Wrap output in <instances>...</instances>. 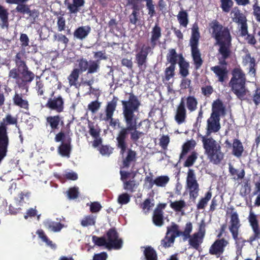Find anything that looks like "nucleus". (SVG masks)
Returning <instances> with one entry per match:
<instances>
[{
    "label": "nucleus",
    "instance_id": "obj_1",
    "mask_svg": "<svg viewBox=\"0 0 260 260\" xmlns=\"http://www.w3.org/2000/svg\"><path fill=\"white\" fill-rule=\"evenodd\" d=\"M127 101H121L122 114L126 127H122L116 137V146L120 149V154L125 153L127 148V140L130 132L136 128V113L139 112L141 102L138 97L133 93H129Z\"/></svg>",
    "mask_w": 260,
    "mask_h": 260
},
{
    "label": "nucleus",
    "instance_id": "obj_2",
    "mask_svg": "<svg viewBox=\"0 0 260 260\" xmlns=\"http://www.w3.org/2000/svg\"><path fill=\"white\" fill-rule=\"evenodd\" d=\"M220 117L211 115L207 120L206 135L198 134L202 138L205 153L210 161L214 165L219 164L224 158L220 145L212 137H209L212 133H216L220 128Z\"/></svg>",
    "mask_w": 260,
    "mask_h": 260
},
{
    "label": "nucleus",
    "instance_id": "obj_3",
    "mask_svg": "<svg viewBox=\"0 0 260 260\" xmlns=\"http://www.w3.org/2000/svg\"><path fill=\"white\" fill-rule=\"evenodd\" d=\"M211 29V37L214 38L219 46V53L221 55L222 60L220 64L227 65L225 61L231 55L232 47V36L228 27H224L217 20H213L209 23Z\"/></svg>",
    "mask_w": 260,
    "mask_h": 260
},
{
    "label": "nucleus",
    "instance_id": "obj_4",
    "mask_svg": "<svg viewBox=\"0 0 260 260\" xmlns=\"http://www.w3.org/2000/svg\"><path fill=\"white\" fill-rule=\"evenodd\" d=\"M232 77L229 82V86L232 91L241 100H247L244 96L246 95L248 90L246 87L245 75L240 68H234L232 72Z\"/></svg>",
    "mask_w": 260,
    "mask_h": 260
},
{
    "label": "nucleus",
    "instance_id": "obj_5",
    "mask_svg": "<svg viewBox=\"0 0 260 260\" xmlns=\"http://www.w3.org/2000/svg\"><path fill=\"white\" fill-rule=\"evenodd\" d=\"M18 123L17 117L7 114L0 122V155L6 157L8 152L9 138L8 135V125H16Z\"/></svg>",
    "mask_w": 260,
    "mask_h": 260
},
{
    "label": "nucleus",
    "instance_id": "obj_6",
    "mask_svg": "<svg viewBox=\"0 0 260 260\" xmlns=\"http://www.w3.org/2000/svg\"><path fill=\"white\" fill-rule=\"evenodd\" d=\"M200 37L198 25L195 23L193 24L191 28L189 45L191 48V55L193 61V64L196 70L200 69L203 63V60L201 57V53L198 48Z\"/></svg>",
    "mask_w": 260,
    "mask_h": 260
},
{
    "label": "nucleus",
    "instance_id": "obj_7",
    "mask_svg": "<svg viewBox=\"0 0 260 260\" xmlns=\"http://www.w3.org/2000/svg\"><path fill=\"white\" fill-rule=\"evenodd\" d=\"M190 228L187 226L185 230L181 231L179 230V226L173 223L170 226L167 227V233L165 237L161 240V246L165 248L171 247L175 242V238L181 236L184 241H186L189 237V233Z\"/></svg>",
    "mask_w": 260,
    "mask_h": 260
},
{
    "label": "nucleus",
    "instance_id": "obj_8",
    "mask_svg": "<svg viewBox=\"0 0 260 260\" xmlns=\"http://www.w3.org/2000/svg\"><path fill=\"white\" fill-rule=\"evenodd\" d=\"M8 77L14 80L19 88L27 91L29 85L35 78V74L29 69L18 72L16 68H13L10 70Z\"/></svg>",
    "mask_w": 260,
    "mask_h": 260
},
{
    "label": "nucleus",
    "instance_id": "obj_9",
    "mask_svg": "<svg viewBox=\"0 0 260 260\" xmlns=\"http://www.w3.org/2000/svg\"><path fill=\"white\" fill-rule=\"evenodd\" d=\"M187 226L191 229L189 233V237H188L189 245L193 249L199 250L200 245L203 243L205 236V231L204 228H203V229H202V225H201L198 232L190 235L193 229L192 223L191 222H187L184 230H186Z\"/></svg>",
    "mask_w": 260,
    "mask_h": 260
},
{
    "label": "nucleus",
    "instance_id": "obj_10",
    "mask_svg": "<svg viewBox=\"0 0 260 260\" xmlns=\"http://www.w3.org/2000/svg\"><path fill=\"white\" fill-rule=\"evenodd\" d=\"M107 249L118 250L122 248L123 241L119 238V234L115 228L110 229L106 233Z\"/></svg>",
    "mask_w": 260,
    "mask_h": 260
},
{
    "label": "nucleus",
    "instance_id": "obj_11",
    "mask_svg": "<svg viewBox=\"0 0 260 260\" xmlns=\"http://www.w3.org/2000/svg\"><path fill=\"white\" fill-rule=\"evenodd\" d=\"M248 221L252 230V234L249 237L246 241L242 238L240 239L243 243L247 242L250 244H252L254 241L260 240V226L256 215L252 212L250 211L248 217Z\"/></svg>",
    "mask_w": 260,
    "mask_h": 260
},
{
    "label": "nucleus",
    "instance_id": "obj_12",
    "mask_svg": "<svg viewBox=\"0 0 260 260\" xmlns=\"http://www.w3.org/2000/svg\"><path fill=\"white\" fill-rule=\"evenodd\" d=\"M78 68L77 70L81 74L87 71V74H91L98 72L100 69V62L94 60L88 61L87 59L82 57L77 59Z\"/></svg>",
    "mask_w": 260,
    "mask_h": 260
},
{
    "label": "nucleus",
    "instance_id": "obj_13",
    "mask_svg": "<svg viewBox=\"0 0 260 260\" xmlns=\"http://www.w3.org/2000/svg\"><path fill=\"white\" fill-rule=\"evenodd\" d=\"M54 92H52L51 96L48 99L45 106L57 113H62L64 109V100L61 95L54 96Z\"/></svg>",
    "mask_w": 260,
    "mask_h": 260
},
{
    "label": "nucleus",
    "instance_id": "obj_14",
    "mask_svg": "<svg viewBox=\"0 0 260 260\" xmlns=\"http://www.w3.org/2000/svg\"><path fill=\"white\" fill-rule=\"evenodd\" d=\"M186 184L189 189V196L190 198L196 199L199 196V185L196 180L194 170L189 169L187 172Z\"/></svg>",
    "mask_w": 260,
    "mask_h": 260
},
{
    "label": "nucleus",
    "instance_id": "obj_15",
    "mask_svg": "<svg viewBox=\"0 0 260 260\" xmlns=\"http://www.w3.org/2000/svg\"><path fill=\"white\" fill-rule=\"evenodd\" d=\"M153 49L149 45L143 44L141 48L136 50L135 60L139 68L146 67L148 55L152 52Z\"/></svg>",
    "mask_w": 260,
    "mask_h": 260
},
{
    "label": "nucleus",
    "instance_id": "obj_16",
    "mask_svg": "<svg viewBox=\"0 0 260 260\" xmlns=\"http://www.w3.org/2000/svg\"><path fill=\"white\" fill-rule=\"evenodd\" d=\"M241 226V224L238 213L236 211L232 212L230 216L229 229L233 238L236 242H239L240 239H242V237H238L239 231Z\"/></svg>",
    "mask_w": 260,
    "mask_h": 260
},
{
    "label": "nucleus",
    "instance_id": "obj_17",
    "mask_svg": "<svg viewBox=\"0 0 260 260\" xmlns=\"http://www.w3.org/2000/svg\"><path fill=\"white\" fill-rule=\"evenodd\" d=\"M118 101V99L117 97L113 96L112 100L107 103L105 107L106 116L103 118V120L105 121H110V124L113 126H115L117 124L116 120H114L113 116L116 109Z\"/></svg>",
    "mask_w": 260,
    "mask_h": 260
},
{
    "label": "nucleus",
    "instance_id": "obj_18",
    "mask_svg": "<svg viewBox=\"0 0 260 260\" xmlns=\"http://www.w3.org/2000/svg\"><path fill=\"white\" fill-rule=\"evenodd\" d=\"M229 243L228 241L224 238L217 239L210 247L209 253L218 258L223 254L225 248Z\"/></svg>",
    "mask_w": 260,
    "mask_h": 260
},
{
    "label": "nucleus",
    "instance_id": "obj_19",
    "mask_svg": "<svg viewBox=\"0 0 260 260\" xmlns=\"http://www.w3.org/2000/svg\"><path fill=\"white\" fill-rule=\"evenodd\" d=\"M233 21L238 24L239 31L242 37H245L248 33L247 19L246 16L238 11L234 13Z\"/></svg>",
    "mask_w": 260,
    "mask_h": 260
},
{
    "label": "nucleus",
    "instance_id": "obj_20",
    "mask_svg": "<svg viewBox=\"0 0 260 260\" xmlns=\"http://www.w3.org/2000/svg\"><path fill=\"white\" fill-rule=\"evenodd\" d=\"M64 124L63 117L58 114L50 115L46 117L45 125L51 129V132L58 130L60 126L64 125Z\"/></svg>",
    "mask_w": 260,
    "mask_h": 260
},
{
    "label": "nucleus",
    "instance_id": "obj_21",
    "mask_svg": "<svg viewBox=\"0 0 260 260\" xmlns=\"http://www.w3.org/2000/svg\"><path fill=\"white\" fill-rule=\"evenodd\" d=\"M166 207V203H159L153 211L152 221L157 226H161L164 224V210Z\"/></svg>",
    "mask_w": 260,
    "mask_h": 260
},
{
    "label": "nucleus",
    "instance_id": "obj_22",
    "mask_svg": "<svg viewBox=\"0 0 260 260\" xmlns=\"http://www.w3.org/2000/svg\"><path fill=\"white\" fill-rule=\"evenodd\" d=\"M187 111L185 107L184 98H182L180 103L177 106L174 119L178 124H181L186 121Z\"/></svg>",
    "mask_w": 260,
    "mask_h": 260
},
{
    "label": "nucleus",
    "instance_id": "obj_23",
    "mask_svg": "<svg viewBox=\"0 0 260 260\" xmlns=\"http://www.w3.org/2000/svg\"><path fill=\"white\" fill-rule=\"evenodd\" d=\"M242 63L244 66H249L248 73L253 77L256 76L257 63L255 58L251 57V54L248 53L243 57Z\"/></svg>",
    "mask_w": 260,
    "mask_h": 260
},
{
    "label": "nucleus",
    "instance_id": "obj_24",
    "mask_svg": "<svg viewBox=\"0 0 260 260\" xmlns=\"http://www.w3.org/2000/svg\"><path fill=\"white\" fill-rule=\"evenodd\" d=\"M122 155V161L121 169L128 168L132 162H135L137 160V152L131 148L127 149L126 155L124 154Z\"/></svg>",
    "mask_w": 260,
    "mask_h": 260
},
{
    "label": "nucleus",
    "instance_id": "obj_25",
    "mask_svg": "<svg viewBox=\"0 0 260 260\" xmlns=\"http://www.w3.org/2000/svg\"><path fill=\"white\" fill-rule=\"evenodd\" d=\"M71 138L69 136L67 138L65 142H62L58 147V153L62 157H70L72 150Z\"/></svg>",
    "mask_w": 260,
    "mask_h": 260
},
{
    "label": "nucleus",
    "instance_id": "obj_26",
    "mask_svg": "<svg viewBox=\"0 0 260 260\" xmlns=\"http://www.w3.org/2000/svg\"><path fill=\"white\" fill-rule=\"evenodd\" d=\"M150 33V45L149 47H151L152 48L154 49L156 46L157 42L161 37V29L158 23L155 24Z\"/></svg>",
    "mask_w": 260,
    "mask_h": 260
},
{
    "label": "nucleus",
    "instance_id": "obj_27",
    "mask_svg": "<svg viewBox=\"0 0 260 260\" xmlns=\"http://www.w3.org/2000/svg\"><path fill=\"white\" fill-rule=\"evenodd\" d=\"M211 70L213 72L218 78V81L221 83L225 82L228 77V70L226 67L215 66L212 67Z\"/></svg>",
    "mask_w": 260,
    "mask_h": 260
},
{
    "label": "nucleus",
    "instance_id": "obj_28",
    "mask_svg": "<svg viewBox=\"0 0 260 260\" xmlns=\"http://www.w3.org/2000/svg\"><path fill=\"white\" fill-rule=\"evenodd\" d=\"M12 100L15 106L24 110H28L29 106L28 101L23 96L22 93L15 92Z\"/></svg>",
    "mask_w": 260,
    "mask_h": 260
},
{
    "label": "nucleus",
    "instance_id": "obj_29",
    "mask_svg": "<svg viewBox=\"0 0 260 260\" xmlns=\"http://www.w3.org/2000/svg\"><path fill=\"white\" fill-rule=\"evenodd\" d=\"M212 112L211 115L220 117L224 116L226 114L225 107L220 99H217L213 102L212 107Z\"/></svg>",
    "mask_w": 260,
    "mask_h": 260
},
{
    "label": "nucleus",
    "instance_id": "obj_30",
    "mask_svg": "<svg viewBox=\"0 0 260 260\" xmlns=\"http://www.w3.org/2000/svg\"><path fill=\"white\" fill-rule=\"evenodd\" d=\"M126 5L131 6L133 10L132 13L128 16L129 23L136 25L140 17L139 12L143 8L127 2H126Z\"/></svg>",
    "mask_w": 260,
    "mask_h": 260
},
{
    "label": "nucleus",
    "instance_id": "obj_31",
    "mask_svg": "<svg viewBox=\"0 0 260 260\" xmlns=\"http://www.w3.org/2000/svg\"><path fill=\"white\" fill-rule=\"evenodd\" d=\"M90 31L91 27L89 25L79 26L75 30L73 35L74 38L83 40L87 37Z\"/></svg>",
    "mask_w": 260,
    "mask_h": 260
},
{
    "label": "nucleus",
    "instance_id": "obj_32",
    "mask_svg": "<svg viewBox=\"0 0 260 260\" xmlns=\"http://www.w3.org/2000/svg\"><path fill=\"white\" fill-rule=\"evenodd\" d=\"M45 228L54 232H58L63 228V224L60 222H55L47 219L43 222Z\"/></svg>",
    "mask_w": 260,
    "mask_h": 260
},
{
    "label": "nucleus",
    "instance_id": "obj_33",
    "mask_svg": "<svg viewBox=\"0 0 260 260\" xmlns=\"http://www.w3.org/2000/svg\"><path fill=\"white\" fill-rule=\"evenodd\" d=\"M244 151L242 142L237 139L233 140L232 144V154L238 158H240Z\"/></svg>",
    "mask_w": 260,
    "mask_h": 260
},
{
    "label": "nucleus",
    "instance_id": "obj_34",
    "mask_svg": "<svg viewBox=\"0 0 260 260\" xmlns=\"http://www.w3.org/2000/svg\"><path fill=\"white\" fill-rule=\"evenodd\" d=\"M180 55H183L182 54H178L176 50L174 48L170 49L166 56L167 60L170 64L176 66L178 62V61L180 60Z\"/></svg>",
    "mask_w": 260,
    "mask_h": 260
},
{
    "label": "nucleus",
    "instance_id": "obj_35",
    "mask_svg": "<svg viewBox=\"0 0 260 260\" xmlns=\"http://www.w3.org/2000/svg\"><path fill=\"white\" fill-rule=\"evenodd\" d=\"M185 106H186L187 110L192 112L196 110L198 106V101L194 96L189 95L186 98L184 97Z\"/></svg>",
    "mask_w": 260,
    "mask_h": 260
},
{
    "label": "nucleus",
    "instance_id": "obj_36",
    "mask_svg": "<svg viewBox=\"0 0 260 260\" xmlns=\"http://www.w3.org/2000/svg\"><path fill=\"white\" fill-rule=\"evenodd\" d=\"M178 63L179 66L180 74L182 77H186L189 74V63L185 60L183 55H180V60Z\"/></svg>",
    "mask_w": 260,
    "mask_h": 260
},
{
    "label": "nucleus",
    "instance_id": "obj_37",
    "mask_svg": "<svg viewBox=\"0 0 260 260\" xmlns=\"http://www.w3.org/2000/svg\"><path fill=\"white\" fill-rule=\"evenodd\" d=\"M84 0H73V3H69L67 6L70 14H76L79 11L80 7L84 6Z\"/></svg>",
    "mask_w": 260,
    "mask_h": 260
},
{
    "label": "nucleus",
    "instance_id": "obj_38",
    "mask_svg": "<svg viewBox=\"0 0 260 260\" xmlns=\"http://www.w3.org/2000/svg\"><path fill=\"white\" fill-rule=\"evenodd\" d=\"M170 206L174 211L182 212V215H183V209L186 207V204L183 200H180L174 202L170 201Z\"/></svg>",
    "mask_w": 260,
    "mask_h": 260
},
{
    "label": "nucleus",
    "instance_id": "obj_39",
    "mask_svg": "<svg viewBox=\"0 0 260 260\" xmlns=\"http://www.w3.org/2000/svg\"><path fill=\"white\" fill-rule=\"evenodd\" d=\"M71 132L70 123H68L66 127L62 128L61 131L55 135L54 140L56 142H63L66 137Z\"/></svg>",
    "mask_w": 260,
    "mask_h": 260
},
{
    "label": "nucleus",
    "instance_id": "obj_40",
    "mask_svg": "<svg viewBox=\"0 0 260 260\" xmlns=\"http://www.w3.org/2000/svg\"><path fill=\"white\" fill-rule=\"evenodd\" d=\"M81 73L77 70V69H74L71 72V74L68 77V80L70 86H77V81Z\"/></svg>",
    "mask_w": 260,
    "mask_h": 260
},
{
    "label": "nucleus",
    "instance_id": "obj_41",
    "mask_svg": "<svg viewBox=\"0 0 260 260\" xmlns=\"http://www.w3.org/2000/svg\"><path fill=\"white\" fill-rule=\"evenodd\" d=\"M212 197V192L210 190L207 191L205 197L202 198L197 205V209L198 210H203L205 208L208 202L211 200Z\"/></svg>",
    "mask_w": 260,
    "mask_h": 260
},
{
    "label": "nucleus",
    "instance_id": "obj_42",
    "mask_svg": "<svg viewBox=\"0 0 260 260\" xmlns=\"http://www.w3.org/2000/svg\"><path fill=\"white\" fill-rule=\"evenodd\" d=\"M178 21L181 26L186 27L188 22V15L186 11H180L177 16Z\"/></svg>",
    "mask_w": 260,
    "mask_h": 260
},
{
    "label": "nucleus",
    "instance_id": "obj_43",
    "mask_svg": "<svg viewBox=\"0 0 260 260\" xmlns=\"http://www.w3.org/2000/svg\"><path fill=\"white\" fill-rule=\"evenodd\" d=\"M196 145V142L194 140L188 141L182 146V151L179 156L180 160L185 156L188 151Z\"/></svg>",
    "mask_w": 260,
    "mask_h": 260
},
{
    "label": "nucleus",
    "instance_id": "obj_44",
    "mask_svg": "<svg viewBox=\"0 0 260 260\" xmlns=\"http://www.w3.org/2000/svg\"><path fill=\"white\" fill-rule=\"evenodd\" d=\"M37 234L41 240L45 242L46 245L50 247L52 249H55L56 247V244L53 243L52 241H51L48 237L46 235L43 230H38L37 232Z\"/></svg>",
    "mask_w": 260,
    "mask_h": 260
},
{
    "label": "nucleus",
    "instance_id": "obj_45",
    "mask_svg": "<svg viewBox=\"0 0 260 260\" xmlns=\"http://www.w3.org/2000/svg\"><path fill=\"white\" fill-rule=\"evenodd\" d=\"M144 254L146 260H157V255L155 250L151 246L145 248Z\"/></svg>",
    "mask_w": 260,
    "mask_h": 260
},
{
    "label": "nucleus",
    "instance_id": "obj_46",
    "mask_svg": "<svg viewBox=\"0 0 260 260\" xmlns=\"http://www.w3.org/2000/svg\"><path fill=\"white\" fill-rule=\"evenodd\" d=\"M96 216L93 215L85 216L81 221L82 226L85 227L90 225H94L95 223Z\"/></svg>",
    "mask_w": 260,
    "mask_h": 260
},
{
    "label": "nucleus",
    "instance_id": "obj_47",
    "mask_svg": "<svg viewBox=\"0 0 260 260\" xmlns=\"http://www.w3.org/2000/svg\"><path fill=\"white\" fill-rule=\"evenodd\" d=\"M170 178L168 176L163 175L156 177L154 183L158 187H165L169 182Z\"/></svg>",
    "mask_w": 260,
    "mask_h": 260
},
{
    "label": "nucleus",
    "instance_id": "obj_48",
    "mask_svg": "<svg viewBox=\"0 0 260 260\" xmlns=\"http://www.w3.org/2000/svg\"><path fill=\"white\" fill-rule=\"evenodd\" d=\"M137 120L138 117L137 115H136V128L135 129H133V131L130 132L131 139L134 143H136L138 141L140 137L143 135V133L141 132L137 131Z\"/></svg>",
    "mask_w": 260,
    "mask_h": 260
},
{
    "label": "nucleus",
    "instance_id": "obj_49",
    "mask_svg": "<svg viewBox=\"0 0 260 260\" xmlns=\"http://www.w3.org/2000/svg\"><path fill=\"white\" fill-rule=\"evenodd\" d=\"M198 158V153L196 151H192L187 157L183 164L185 167H190L193 166Z\"/></svg>",
    "mask_w": 260,
    "mask_h": 260
},
{
    "label": "nucleus",
    "instance_id": "obj_50",
    "mask_svg": "<svg viewBox=\"0 0 260 260\" xmlns=\"http://www.w3.org/2000/svg\"><path fill=\"white\" fill-rule=\"evenodd\" d=\"M220 8L223 12L229 13L234 5L232 0H220Z\"/></svg>",
    "mask_w": 260,
    "mask_h": 260
},
{
    "label": "nucleus",
    "instance_id": "obj_51",
    "mask_svg": "<svg viewBox=\"0 0 260 260\" xmlns=\"http://www.w3.org/2000/svg\"><path fill=\"white\" fill-rule=\"evenodd\" d=\"M137 185L135 180L125 181L123 182V188L131 192H134Z\"/></svg>",
    "mask_w": 260,
    "mask_h": 260
},
{
    "label": "nucleus",
    "instance_id": "obj_52",
    "mask_svg": "<svg viewBox=\"0 0 260 260\" xmlns=\"http://www.w3.org/2000/svg\"><path fill=\"white\" fill-rule=\"evenodd\" d=\"M92 241L95 245L98 246H105L107 248V242L105 236L99 237L95 235L92 236Z\"/></svg>",
    "mask_w": 260,
    "mask_h": 260
},
{
    "label": "nucleus",
    "instance_id": "obj_53",
    "mask_svg": "<svg viewBox=\"0 0 260 260\" xmlns=\"http://www.w3.org/2000/svg\"><path fill=\"white\" fill-rule=\"evenodd\" d=\"M36 90L37 91L38 95L42 96L44 93V86L42 80H41L40 78L37 76H36Z\"/></svg>",
    "mask_w": 260,
    "mask_h": 260
},
{
    "label": "nucleus",
    "instance_id": "obj_54",
    "mask_svg": "<svg viewBox=\"0 0 260 260\" xmlns=\"http://www.w3.org/2000/svg\"><path fill=\"white\" fill-rule=\"evenodd\" d=\"M176 66L170 64L169 67L166 68L165 71V79L169 81L175 75V70Z\"/></svg>",
    "mask_w": 260,
    "mask_h": 260
},
{
    "label": "nucleus",
    "instance_id": "obj_55",
    "mask_svg": "<svg viewBox=\"0 0 260 260\" xmlns=\"http://www.w3.org/2000/svg\"><path fill=\"white\" fill-rule=\"evenodd\" d=\"M229 172L232 176L237 175V177L234 178L235 180L242 179L245 176V172L244 170H242L241 172L239 173L238 171L234 168L232 165H230L229 166Z\"/></svg>",
    "mask_w": 260,
    "mask_h": 260
},
{
    "label": "nucleus",
    "instance_id": "obj_56",
    "mask_svg": "<svg viewBox=\"0 0 260 260\" xmlns=\"http://www.w3.org/2000/svg\"><path fill=\"white\" fill-rule=\"evenodd\" d=\"M153 206L154 204L152 203L150 199L148 198L140 204V207L145 213H147Z\"/></svg>",
    "mask_w": 260,
    "mask_h": 260
},
{
    "label": "nucleus",
    "instance_id": "obj_57",
    "mask_svg": "<svg viewBox=\"0 0 260 260\" xmlns=\"http://www.w3.org/2000/svg\"><path fill=\"white\" fill-rule=\"evenodd\" d=\"M17 5L15 8V11L21 14H27L28 12H29V7L28 5L25 4L24 3L16 4Z\"/></svg>",
    "mask_w": 260,
    "mask_h": 260
},
{
    "label": "nucleus",
    "instance_id": "obj_58",
    "mask_svg": "<svg viewBox=\"0 0 260 260\" xmlns=\"http://www.w3.org/2000/svg\"><path fill=\"white\" fill-rule=\"evenodd\" d=\"M146 7L148 10V14L150 17L155 15V5L153 0H149L146 2Z\"/></svg>",
    "mask_w": 260,
    "mask_h": 260
},
{
    "label": "nucleus",
    "instance_id": "obj_59",
    "mask_svg": "<svg viewBox=\"0 0 260 260\" xmlns=\"http://www.w3.org/2000/svg\"><path fill=\"white\" fill-rule=\"evenodd\" d=\"M113 148L109 145H102L100 148L99 151L102 155L109 156L112 153Z\"/></svg>",
    "mask_w": 260,
    "mask_h": 260
},
{
    "label": "nucleus",
    "instance_id": "obj_60",
    "mask_svg": "<svg viewBox=\"0 0 260 260\" xmlns=\"http://www.w3.org/2000/svg\"><path fill=\"white\" fill-rule=\"evenodd\" d=\"M78 188L73 187L70 188L68 191V197L70 200H74L77 199L79 196Z\"/></svg>",
    "mask_w": 260,
    "mask_h": 260
},
{
    "label": "nucleus",
    "instance_id": "obj_61",
    "mask_svg": "<svg viewBox=\"0 0 260 260\" xmlns=\"http://www.w3.org/2000/svg\"><path fill=\"white\" fill-rule=\"evenodd\" d=\"M252 9V14L255 20L260 22V6L258 5L257 1L253 5Z\"/></svg>",
    "mask_w": 260,
    "mask_h": 260
},
{
    "label": "nucleus",
    "instance_id": "obj_62",
    "mask_svg": "<svg viewBox=\"0 0 260 260\" xmlns=\"http://www.w3.org/2000/svg\"><path fill=\"white\" fill-rule=\"evenodd\" d=\"M88 127L89 128V133L93 138L96 139L100 137V131L95 129L92 123L89 122Z\"/></svg>",
    "mask_w": 260,
    "mask_h": 260
},
{
    "label": "nucleus",
    "instance_id": "obj_63",
    "mask_svg": "<svg viewBox=\"0 0 260 260\" xmlns=\"http://www.w3.org/2000/svg\"><path fill=\"white\" fill-rule=\"evenodd\" d=\"M101 103L98 100L92 101L88 105V109L92 113H95L100 108Z\"/></svg>",
    "mask_w": 260,
    "mask_h": 260
},
{
    "label": "nucleus",
    "instance_id": "obj_64",
    "mask_svg": "<svg viewBox=\"0 0 260 260\" xmlns=\"http://www.w3.org/2000/svg\"><path fill=\"white\" fill-rule=\"evenodd\" d=\"M19 40L22 48L25 49L29 45V39L26 34H21Z\"/></svg>",
    "mask_w": 260,
    "mask_h": 260
}]
</instances>
